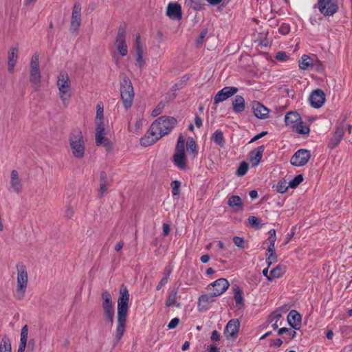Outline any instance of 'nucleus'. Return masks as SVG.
I'll return each mask as SVG.
<instances>
[{"label": "nucleus", "instance_id": "f257e3e1", "mask_svg": "<svg viewBox=\"0 0 352 352\" xmlns=\"http://www.w3.org/2000/svg\"><path fill=\"white\" fill-rule=\"evenodd\" d=\"M177 123L174 117L161 116L155 120L150 126L144 137L140 139L142 146L153 144L162 137L168 134Z\"/></svg>", "mask_w": 352, "mask_h": 352}, {"label": "nucleus", "instance_id": "f03ea898", "mask_svg": "<svg viewBox=\"0 0 352 352\" xmlns=\"http://www.w3.org/2000/svg\"><path fill=\"white\" fill-rule=\"evenodd\" d=\"M129 301V291L126 287L122 285L120 288V296L118 300L117 325L115 333L114 346L119 342L125 332Z\"/></svg>", "mask_w": 352, "mask_h": 352}, {"label": "nucleus", "instance_id": "7ed1b4c3", "mask_svg": "<svg viewBox=\"0 0 352 352\" xmlns=\"http://www.w3.org/2000/svg\"><path fill=\"white\" fill-rule=\"evenodd\" d=\"M69 142L72 155L78 159H82L85 155V146L81 130L76 128L69 135Z\"/></svg>", "mask_w": 352, "mask_h": 352}, {"label": "nucleus", "instance_id": "20e7f679", "mask_svg": "<svg viewBox=\"0 0 352 352\" xmlns=\"http://www.w3.org/2000/svg\"><path fill=\"white\" fill-rule=\"evenodd\" d=\"M120 97L123 102L124 107L129 109L133 104L134 98V90L131 81L124 74L120 75Z\"/></svg>", "mask_w": 352, "mask_h": 352}, {"label": "nucleus", "instance_id": "39448f33", "mask_svg": "<svg viewBox=\"0 0 352 352\" xmlns=\"http://www.w3.org/2000/svg\"><path fill=\"white\" fill-rule=\"evenodd\" d=\"M17 270V286H16V294L18 296L19 299H22L25 293L27 287H28V275L26 267L23 263H19L16 265Z\"/></svg>", "mask_w": 352, "mask_h": 352}, {"label": "nucleus", "instance_id": "423d86ee", "mask_svg": "<svg viewBox=\"0 0 352 352\" xmlns=\"http://www.w3.org/2000/svg\"><path fill=\"white\" fill-rule=\"evenodd\" d=\"M101 298L102 301V307L104 311V317L107 322L112 325L114 321L115 311L111 296L108 291H104L102 293Z\"/></svg>", "mask_w": 352, "mask_h": 352}, {"label": "nucleus", "instance_id": "0eeeda50", "mask_svg": "<svg viewBox=\"0 0 352 352\" xmlns=\"http://www.w3.org/2000/svg\"><path fill=\"white\" fill-rule=\"evenodd\" d=\"M57 86L59 90L60 97L64 101L70 96L71 83L69 75L65 71H61L58 76Z\"/></svg>", "mask_w": 352, "mask_h": 352}, {"label": "nucleus", "instance_id": "6e6552de", "mask_svg": "<svg viewBox=\"0 0 352 352\" xmlns=\"http://www.w3.org/2000/svg\"><path fill=\"white\" fill-rule=\"evenodd\" d=\"M81 3L76 2L74 3L71 16L70 30L76 35L81 25Z\"/></svg>", "mask_w": 352, "mask_h": 352}, {"label": "nucleus", "instance_id": "1a4fd4ad", "mask_svg": "<svg viewBox=\"0 0 352 352\" xmlns=\"http://www.w3.org/2000/svg\"><path fill=\"white\" fill-rule=\"evenodd\" d=\"M126 34L125 25H120L118 30V34L115 41V45L122 56H125L128 53L127 45L126 43Z\"/></svg>", "mask_w": 352, "mask_h": 352}, {"label": "nucleus", "instance_id": "9d476101", "mask_svg": "<svg viewBox=\"0 0 352 352\" xmlns=\"http://www.w3.org/2000/svg\"><path fill=\"white\" fill-rule=\"evenodd\" d=\"M311 158V153L309 150L299 149L292 157L290 162L295 166H303L307 164Z\"/></svg>", "mask_w": 352, "mask_h": 352}, {"label": "nucleus", "instance_id": "9b49d317", "mask_svg": "<svg viewBox=\"0 0 352 352\" xmlns=\"http://www.w3.org/2000/svg\"><path fill=\"white\" fill-rule=\"evenodd\" d=\"M318 7L320 12L324 16H332L338 10L335 0H318Z\"/></svg>", "mask_w": 352, "mask_h": 352}, {"label": "nucleus", "instance_id": "f8f14e48", "mask_svg": "<svg viewBox=\"0 0 352 352\" xmlns=\"http://www.w3.org/2000/svg\"><path fill=\"white\" fill-rule=\"evenodd\" d=\"M344 133V123L342 122L336 125V131L329 142L328 147L330 148H336L342 140Z\"/></svg>", "mask_w": 352, "mask_h": 352}, {"label": "nucleus", "instance_id": "ddd939ff", "mask_svg": "<svg viewBox=\"0 0 352 352\" xmlns=\"http://www.w3.org/2000/svg\"><path fill=\"white\" fill-rule=\"evenodd\" d=\"M238 91V88L234 87H226L221 89L215 95L214 100L215 104L225 101L230 97L234 96Z\"/></svg>", "mask_w": 352, "mask_h": 352}, {"label": "nucleus", "instance_id": "4468645a", "mask_svg": "<svg viewBox=\"0 0 352 352\" xmlns=\"http://www.w3.org/2000/svg\"><path fill=\"white\" fill-rule=\"evenodd\" d=\"M309 101L311 107L317 109L321 107L325 101L324 91L320 89L313 91L309 96Z\"/></svg>", "mask_w": 352, "mask_h": 352}, {"label": "nucleus", "instance_id": "2eb2a0df", "mask_svg": "<svg viewBox=\"0 0 352 352\" xmlns=\"http://www.w3.org/2000/svg\"><path fill=\"white\" fill-rule=\"evenodd\" d=\"M230 283L226 278H221L210 283L208 287L214 288V295L220 296L223 294L229 287Z\"/></svg>", "mask_w": 352, "mask_h": 352}, {"label": "nucleus", "instance_id": "dca6fc26", "mask_svg": "<svg viewBox=\"0 0 352 352\" xmlns=\"http://www.w3.org/2000/svg\"><path fill=\"white\" fill-rule=\"evenodd\" d=\"M166 14L173 20H180L182 18V6L177 3H169Z\"/></svg>", "mask_w": 352, "mask_h": 352}, {"label": "nucleus", "instance_id": "f3484780", "mask_svg": "<svg viewBox=\"0 0 352 352\" xmlns=\"http://www.w3.org/2000/svg\"><path fill=\"white\" fill-rule=\"evenodd\" d=\"M240 322L238 320L232 319L226 324L224 329L226 337H235L239 330Z\"/></svg>", "mask_w": 352, "mask_h": 352}, {"label": "nucleus", "instance_id": "a211bd4d", "mask_svg": "<svg viewBox=\"0 0 352 352\" xmlns=\"http://www.w3.org/2000/svg\"><path fill=\"white\" fill-rule=\"evenodd\" d=\"M252 108L256 118L263 120L268 117L269 109L261 102L254 101L252 104Z\"/></svg>", "mask_w": 352, "mask_h": 352}, {"label": "nucleus", "instance_id": "6ab92c4d", "mask_svg": "<svg viewBox=\"0 0 352 352\" xmlns=\"http://www.w3.org/2000/svg\"><path fill=\"white\" fill-rule=\"evenodd\" d=\"M302 317L296 310H292L287 316V322L289 326L298 330L301 326Z\"/></svg>", "mask_w": 352, "mask_h": 352}, {"label": "nucleus", "instance_id": "aec40b11", "mask_svg": "<svg viewBox=\"0 0 352 352\" xmlns=\"http://www.w3.org/2000/svg\"><path fill=\"white\" fill-rule=\"evenodd\" d=\"M264 149L265 146L261 145L254 148L250 153L249 160L252 163V166H256L258 165L261 160Z\"/></svg>", "mask_w": 352, "mask_h": 352}, {"label": "nucleus", "instance_id": "412c9836", "mask_svg": "<svg viewBox=\"0 0 352 352\" xmlns=\"http://www.w3.org/2000/svg\"><path fill=\"white\" fill-rule=\"evenodd\" d=\"M10 186L13 190L19 193L22 191L23 184L17 170H12L10 173Z\"/></svg>", "mask_w": 352, "mask_h": 352}, {"label": "nucleus", "instance_id": "4be33fe9", "mask_svg": "<svg viewBox=\"0 0 352 352\" xmlns=\"http://www.w3.org/2000/svg\"><path fill=\"white\" fill-rule=\"evenodd\" d=\"M301 120L300 114L296 111H289L285 116V122L286 126L294 129L295 126Z\"/></svg>", "mask_w": 352, "mask_h": 352}, {"label": "nucleus", "instance_id": "5701e85b", "mask_svg": "<svg viewBox=\"0 0 352 352\" xmlns=\"http://www.w3.org/2000/svg\"><path fill=\"white\" fill-rule=\"evenodd\" d=\"M173 162L175 165L181 170L186 169L187 164L185 152H175L173 155Z\"/></svg>", "mask_w": 352, "mask_h": 352}, {"label": "nucleus", "instance_id": "b1692460", "mask_svg": "<svg viewBox=\"0 0 352 352\" xmlns=\"http://www.w3.org/2000/svg\"><path fill=\"white\" fill-rule=\"evenodd\" d=\"M219 296L218 295H214V292H213L210 294H203L201 295L199 298L198 302V307L199 310L202 309H205L208 304L212 302L215 300V297Z\"/></svg>", "mask_w": 352, "mask_h": 352}, {"label": "nucleus", "instance_id": "393cba45", "mask_svg": "<svg viewBox=\"0 0 352 352\" xmlns=\"http://www.w3.org/2000/svg\"><path fill=\"white\" fill-rule=\"evenodd\" d=\"M135 50H136V65L142 68L144 65V60L143 58V50L140 43V36L138 35L135 39Z\"/></svg>", "mask_w": 352, "mask_h": 352}, {"label": "nucleus", "instance_id": "a878e982", "mask_svg": "<svg viewBox=\"0 0 352 352\" xmlns=\"http://www.w3.org/2000/svg\"><path fill=\"white\" fill-rule=\"evenodd\" d=\"M232 108L235 113H241L245 109V99L242 96L237 95L232 100Z\"/></svg>", "mask_w": 352, "mask_h": 352}, {"label": "nucleus", "instance_id": "bb28decb", "mask_svg": "<svg viewBox=\"0 0 352 352\" xmlns=\"http://www.w3.org/2000/svg\"><path fill=\"white\" fill-rule=\"evenodd\" d=\"M232 290L234 292V298L236 302V305L239 308H241L244 305L243 291L241 289V287L237 285H233Z\"/></svg>", "mask_w": 352, "mask_h": 352}, {"label": "nucleus", "instance_id": "cd10ccee", "mask_svg": "<svg viewBox=\"0 0 352 352\" xmlns=\"http://www.w3.org/2000/svg\"><path fill=\"white\" fill-rule=\"evenodd\" d=\"M18 55L17 47H12L8 52V71L12 72L16 63Z\"/></svg>", "mask_w": 352, "mask_h": 352}, {"label": "nucleus", "instance_id": "c85d7f7f", "mask_svg": "<svg viewBox=\"0 0 352 352\" xmlns=\"http://www.w3.org/2000/svg\"><path fill=\"white\" fill-rule=\"evenodd\" d=\"M41 77L40 70H30V81L34 87L35 90H38L39 88Z\"/></svg>", "mask_w": 352, "mask_h": 352}, {"label": "nucleus", "instance_id": "c756f323", "mask_svg": "<svg viewBox=\"0 0 352 352\" xmlns=\"http://www.w3.org/2000/svg\"><path fill=\"white\" fill-rule=\"evenodd\" d=\"M312 64H314V60L308 55H303L299 60V67L302 70L311 68Z\"/></svg>", "mask_w": 352, "mask_h": 352}, {"label": "nucleus", "instance_id": "7c9ffc66", "mask_svg": "<svg viewBox=\"0 0 352 352\" xmlns=\"http://www.w3.org/2000/svg\"><path fill=\"white\" fill-rule=\"evenodd\" d=\"M212 140L214 142L219 146L220 147H223L225 145V138L223 136V133L221 130L217 129L214 131L212 136Z\"/></svg>", "mask_w": 352, "mask_h": 352}, {"label": "nucleus", "instance_id": "2f4dec72", "mask_svg": "<svg viewBox=\"0 0 352 352\" xmlns=\"http://www.w3.org/2000/svg\"><path fill=\"white\" fill-rule=\"evenodd\" d=\"M228 204L231 208H236L240 210L243 208L242 200L238 195L230 196L228 200Z\"/></svg>", "mask_w": 352, "mask_h": 352}, {"label": "nucleus", "instance_id": "473e14b6", "mask_svg": "<svg viewBox=\"0 0 352 352\" xmlns=\"http://www.w3.org/2000/svg\"><path fill=\"white\" fill-rule=\"evenodd\" d=\"M186 3L195 11L202 10L205 5L204 0H186Z\"/></svg>", "mask_w": 352, "mask_h": 352}, {"label": "nucleus", "instance_id": "72a5a7b5", "mask_svg": "<svg viewBox=\"0 0 352 352\" xmlns=\"http://www.w3.org/2000/svg\"><path fill=\"white\" fill-rule=\"evenodd\" d=\"M285 272V267L281 265H278L270 271V277H267L268 280H272L274 278L280 277Z\"/></svg>", "mask_w": 352, "mask_h": 352}, {"label": "nucleus", "instance_id": "f704fd0d", "mask_svg": "<svg viewBox=\"0 0 352 352\" xmlns=\"http://www.w3.org/2000/svg\"><path fill=\"white\" fill-rule=\"evenodd\" d=\"M11 342L7 336H4L0 343V352H11Z\"/></svg>", "mask_w": 352, "mask_h": 352}, {"label": "nucleus", "instance_id": "c9c22d12", "mask_svg": "<svg viewBox=\"0 0 352 352\" xmlns=\"http://www.w3.org/2000/svg\"><path fill=\"white\" fill-rule=\"evenodd\" d=\"M177 293L178 288H175L173 289L171 291V292L168 294V298L166 300V305L167 307L175 305Z\"/></svg>", "mask_w": 352, "mask_h": 352}, {"label": "nucleus", "instance_id": "e433bc0d", "mask_svg": "<svg viewBox=\"0 0 352 352\" xmlns=\"http://www.w3.org/2000/svg\"><path fill=\"white\" fill-rule=\"evenodd\" d=\"M293 130L302 135L308 134L310 131L309 126L304 124L302 120L294 127Z\"/></svg>", "mask_w": 352, "mask_h": 352}, {"label": "nucleus", "instance_id": "4c0bfd02", "mask_svg": "<svg viewBox=\"0 0 352 352\" xmlns=\"http://www.w3.org/2000/svg\"><path fill=\"white\" fill-rule=\"evenodd\" d=\"M188 152L192 154L193 157L197 155V144L192 138H188L186 143Z\"/></svg>", "mask_w": 352, "mask_h": 352}, {"label": "nucleus", "instance_id": "58836bf2", "mask_svg": "<svg viewBox=\"0 0 352 352\" xmlns=\"http://www.w3.org/2000/svg\"><path fill=\"white\" fill-rule=\"evenodd\" d=\"M28 335V325H24L22 327L21 332V339L19 344H22L24 347H26Z\"/></svg>", "mask_w": 352, "mask_h": 352}, {"label": "nucleus", "instance_id": "ea45409f", "mask_svg": "<svg viewBox=\"0 0 352 352\" xmlns=\"http://www.w3.org/2000/svg\"><path fill=\"white\" fill-rule=\"evenodd\" d=\"M249 224L254 228H260L261 227V221L254 216H250L248 219Z\"/></svg>", "mask_w": 352, "mask_h": 352}, {"label": "nucleus", "instance_id": "a19ab883", "mask_svg": "<svg viewBox=\"0 0 352 352\" xmlns=\"http://www.w3.org/2000/svg\"><path fill=\"white\" fill-rule=\"evenodd\" d=\"M248 170V164L246 162H242L236 170V175L238 176L245 175Z\"/></svg>", "mask_w": 352, "mask_h": 352}, {"label": "nucleus", "instance_id": "79ce46f5", "mask_svg": "<svg viewBox=\"0 0 352 352\" xmlns=\"http://www.w3.org/2000/svg\"><path fill=\"white\" fill-rule=\"evenodd\" d=\"M39 56L38 54H34L32 58L30 63V70H40L39 69Z\"/></svg>", "mask_w": 352, "mask_h": 352}, {"label": "nucleus", "instance_id": "37998d69", "mask_svg": "<svg viewBox=\"0 0 352 352\" xmlns=\"http://www.w3.org/2000/svg\"><path fill=\"white\" fill-rule=\"evenodd\" d=\"M285 332H288L289 339L292 340L296 336V332L294 330H292L291 329H288L286 327L280 328L278 330V335H283Z\"/></svg>", "mask_w": 352, "mask_h": 352}, {"label": "nucleus", "instance_id": "c03bdc74", "mask_svg": "<svg viewBox=\"0 0 352 352\" xmlns=\"http://www.w3.org/2000/svg\"><path fill=\"white\" fill-rule=\"evenodd\" d=\"M302 181V175H298L292 181L289 182V186L292 188H296Z\"/></svg>", "mask_w": 352, "mask_h": 352}, {"label": "nucleus", "instance_id": "a18cd8bd", "mask_svg": "<svg viewBox=\"0 0 352 352\" xmlns=\"http://www.w3.org/2000/svg\"><path fill=\"white\" fill-rule=\"evenodd\" d=\"M184 136L181 134L177 140L175 152H184Z\"/></svg>", "mask_w": 352, "mask_h": 352}, {"label": "nucleus", "instance_id": "49530a36", "mask_svg": "<svg viewBox=\"0 0 352 352\" xmlns=\"http://www.w3.org/2000/svg\"><path fill=\"white\" fill-rule=\"evenodd\" d=\"M289 184L287 185L286 181H279L276 185V191L280 193H284L288 189Z\"/></svg>", "mask_w": 352, "mask_h": 352}, {"label": "nucleus", "instance_id": "de8ad7c7", "mask_svg": "<svg viewBox=\"0 0 352 352\" xmlns=\"http://www.w3.org/2000/svg\"><path fill=\"white\" fill-rule=\"evenodd\" d=\"M165 102H160L157 105V107L152 111V113H151V115L153 116V117H156L158 115H160L164 108L165 107Z\"/></svg>", "mask_w": 352, "mask_h": 352}, {"label": "nucleus", "instance_id": "09e8293b", "mask_svg": "<svg viewBox=\"0 0 352 352\" xmlns=\"http://www.w3.org/2000/svg\"><path fill=\"white\" fill-rule=\"evenodd\" d=\"M181 186V182L177 180H175L171 183L172 193L173 195H177L179 194V189Z\"/></svg>", "mask_w": 352, "mask_h": 352}, {"label": "nucleus", "instance_id": "8fccbe9b", "mask_svg": "<svg viewBox=\"0 0 352 352\" xmlns=\"http://www.w3.org/2000/svg\"><path fill=\"white\" fill-rule=\"evenodd\" d=\"M96 109V121L103 120V105L101 103H98Z\"/></svg>", "mask_w": 352, "mask_h": 352}, {"label": "nucleus", "instance_id": "3c124183", "mask_svg": "<svg viewBox=\"0 0 352 352\" xmlns=\"http://www.w3.org/2000/svg\"><path fill=\"white\" fill-rule=\"evenodd\" d=\"M105 132H96V144L97 146H100L102 144V140H105Z\"/></svg>", "mask_w": 352, "mask_h": 352}, {"label": "nucleus", "instance_id": "603ef678", "mask_svg": "<svg viewBox=\"0 0 352 352\" xmlns=\"http://www.w3.org/2000/svg\"><path fill=\"white\" fill-rule=\"evenodd\" d=\"M266 262L267 263L268 267L271 265L273 262L276 261L277 255L275 252H270V254H266Z\"/></svg>", "mask_w": 352, "mask_h": 352}, {"label": "nucleus", "instance_id": "864d4df0", "mask_svg": "<svg viewBox=\"0 0 352 352\" xmlns=\"http://www.w3.org/2000/svg\"><path fill=\"white\" fill-rule=\"evenodd\" d=\"M233 242L234 245L239 248H244L245 241L244 239L240 236H234L233 238Z\"/></svg>", "mask_w": 352, "mask_h": 352}, {"label": "nucleus", "instance_id": "5fc2aeb1", "mask_svg": "<svg viewBox=\"0 0 352 352\" xmlns=\"http://www.w3.org/2000/svg\"><path fill=\"white\" fill-rule=\"evenodd\" d=\"M207 33H208L207 29H204L201 32L199 36L197 39V47H199L200 45H202L205 36H206Z\"/></svg>", "mask_w": 352, "mask_h": 352}, {"label": "nucleus", "instance_id": "6e6d98bb", "mask_svg": "<svg viewBox=\"0 0 352 352\" xmlns=\"http://www.w3.org/2000/svg\"><path fill=\"white\" fill-rule=\"evenodd\" d=\"M275 58L280 61L287 60L289 58V56L285 52H278L276 53Z\"/></svg>", "mask_w": 352, "mask_h": 352}, {"label": "nucleus", "instance_id": "4d7b16f0", "mask_svg": "<svg viewBox=\"0 0 352 352\" xmlns=\"http://www.w3.org/2000/svg\"><path fill=\"white\" fill-rule=\"evenodd\" d=\"M311 68H314L318 72L322 71L324 69L322 62L318 59L314 60V64H312Z\"/></svg>", "mask_w": 352, "mask_h": 352}, {"label": "nucleus", "instance_id": "13d9d810", "mask_svg": "<svg viewBox=\"0 0 352 352\" xmlns=\"http://www.w3.org/2000/svg\"><path fill=\"white\" fill-rule=\"evenodd\" d=\"M96 132H105L104 120L96 121Z\"/></svg>", "mask_w": 352, "mask_h": 352}, {"label": "nucleus", "instance_id": "bf43d9fd", "mask_svg": "<svg viewBox=\"0 0 352 352\" xmlns=\"http://www.w3.org/2000/svg\"><path fill=\"white\" fill-rule=\"evenodd\" d=\"M179 322H180V320L178 318H174L168 323V329H173L176 328L177 327V325L179 324Z\"/></svg>", "mask_w": 352, "mask_h": 352}, {"label": "nucleus", "instance_id": "052dcab7", "mask_svg": "<svg viewBox=\"0 0 352 352\" xmlns=\"http://www.w3.org/2000/svg\"><path fill=\"white\" fill-rule=\"evenodd\" d=\"M74 214V211L72 207L68 206L65 211V217L67 219H71Z\"/></svg>", "mask_w": 352, "mask_h": 352}, {"label": "nucleus", "instance_id": "680f3d73", "mask_svg": "<svg viewBox=\"0 0 352 352\" xmlns=\"http://www.w3.org/2000/svg\"><path fill=\"white\" fill-rule=\"evenodd\" d=\"M102 144H103L107 151H111L113 149V144L108 138L102 140Z\"/></svg>", "mask_w": 352, "mask_h": 352}, {"label": "nucleus", "instance_id": "e2e57ef3", "mask_svg": "<svg viewBox=\"0 0 352 352\" xmlns=\"http://www.w3.org/2000/svg\"><path fill=\"white\" fill-rule=\"evenodd\" d=\"M289 25H287V24H283L280 28H279V32L282 34H287L289 33Z\"/></svg>", "mask_w": 352, "mask_h": 352}, {"label": "nucleus", "instance_id": "0e129e2a", "mask_svg": "<svg viewBox=\"0 0 352 352\" xmlns=\"http://www.w3.org/2000/svg\"><path fill=\"white\" fill-rule=\"evenodd\" d=\"M267 134V131H262L261 133H260L256 135L255 136H254V138H252V140L250 141L249 143L254 142L258 140V139L264 137Z\"/></svg>", "mask_w": 352, "mask_h": 352}, {"label": "nucleus", "instance_id": "69168bd1", "mask_svg": "<svg viewBox=\"0 0 352 352\" xmlns=\"http://www.w3.org/2000/svg\"><path fill=\"white\" fill-rule=\"evenodd\" d=\"M283 344V340L280 338H277L275 340H272L270 341V346H274L276 347H280Z\"/></svg>", "mask_w": 352, "mask_h": 352}, {"label": "nucleus", "instance_id": "338daca9", "mask_svg": "<svg viewBox=\"0 0 352 352\" xmlns=\"http://www.w3.org/2000/svg\"><path fill=\"white\" fill-rule=\"evenodd\" d=\"M100 184H107V175L104 171L100 172Z\"/></svg>", "mask_w": 352, "mask_h": 352}, {"label": "nucleus", "instance_id": "774afa93", "mask_svg": "<svg viewBox=\"0 0 352 352\" xmlns=\"http://www.w3.org/2000/svg\"><path fill=\"white\" fill-rule=\"evenodd\" d=\"M272 317H274L275 321L278 322L282 317V314L280 310H276L272 313Z\"/></svg>", "mask_w": 352, "mask_h": 352}]
</instances>
